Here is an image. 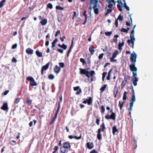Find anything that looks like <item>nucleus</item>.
Instances as JSON below:
<instances>
[{
	"label": "nucleus",
	"instance_id": "1",
	"mask_svg": "<svg viewBox=\"0 0 153 153\" xmlns=\"http://www.w3.org/2000/svg\"><path fill=\"white\" fill-rule=\"evenodd\" d=\"M137 58V54L134 51H133L132 53L131 54L130 60L131 64L129 65V67L131 71L133 72V77L132 82H133V83L134 86L137 85V82L138 81V79L137 77V69L135 66Z\"/></svg>",
	"mask_w": 153,
	"mask_h": 153
},
{
	"label": "nucleus",
	"instance_id": "2",
	"mask_svg": "<svg viewBox=\"0 0 153 153\" xmlns=\"http://www.w3.org/2000/svg\"><path fill=\"white\" fill-rule=\"evenodd\" d=\"M89 69V68H88L87 69L79 68V73L81 75H85L88 78H89L90 76H91V81L92 82L94 81L93 76L95 74V73L94 71L93 70H91L90 72L88 71V70Z\"/></svg>",
	"mask_w": 153,
	"mask_h": 153
},
{
	"label": "nucleus",
	"instance_id": "3",
	"mask_svg": "<svg viewBox=\"0 0 153 153\" xmlns=\"http://www.w3.org/2000/svg\"><path fill=\"white\" fill-rule=\"evenodd\" d=\"M136 25H134V27L130 35V39H128L127 40V42L128 44L132 48H134V42L135 41V38L134 37V29Z\"/></svg>",
	"mask_w": 153,
	"mask_h": 153
},
{
	"label": "nucleus",
	"instance_id": "4",
	"mask_svg": "<svg viewBox=\"0 0 153 153\" xmlns=\"http://www.w3.org/2000/svg\"><path fill=\"white\" fill-rule=\"evenodd\" d=\"M107 1L110 3H112L113 5H115L116 3L117 2L118 4L117 5V8L120 11H122L123 10L122 7L123 6V3L121 1V0H107Z\"/></svg>",
	"mask_w": 153,
	"mask_h": 153
},
{
	"label": "nucleus",
	"instance_id": "5",
	"mask_svg": "<svg viewBox=\"0 0 153 153\" xmlns=\"http://www.w3.org/2000/svg\"><path fill=\"white\" fill-rule=\"evenodd\" d=\"M100 128L98 129L97 133V137L99 140H100L102 139V134H101V131L104 132L105 129V127L104 123H102L100 126Z\"/></svg>",
	"mask_w": 153,
	"mask_h": 153
},
{
	"label": "nucleus",
	"instance_id": "6",
	"mask_svg": "<svg viewBox=\"0 0 153 153\" xmlns=\"http://www.w3.org/2000/svg\"><path fill=\"white\" fill-rule=\"evenodd\" d=\"M98 1H96L94 2V4L93 7V8L94 10V12L96 15L99 13V9L100 8L99 5L97 4Z\"/></svg>",
	"mask_w": 153,
	"mask_h": 153
},
{
	"label": "nucleus",
	"instance_id": "7",
	"mask_svg": "<svg viewBox=\"0 0 153 153\" xmlns=\"http://www.w3.org/2000/svg\"><path fill=\"white\" fill-rule=\"evenodd\" d=\"M26 79L30 81V84L31 86H36L37 85V84L33 77L28 76L26 78Z\"/></svg>",
	"mask_w": 153,
	"mask_h": 153
},
{
	"label": "nucleus",
	"instance_id": "8",
	"mask_svg": "<svg viewBox=\"0 0 153 153\" xmlns=\"http://www.w3.org/2000/svg\"><path fill=\"white\" fill-rule=\"evenodd\" d=\"M106 2L109 4L108 5V7L109 8L107 10V13H105V15H107V13H109L111 12L113 10H114V8L113 7V4L112 3H109L108 1H107V0L106 1Z\"/></svg>",
	"mask_w": 153,
	"mask_h": 153
},
{
	"label": "nucleus",
	"instance_id": "9",
	"mask_svg": "<svg viewBox=\"0 0 153 153\" xmlns=\"http://www.w3.org/2000/svg\"><path fill=\"white\" fill-rule=\"evenodd\" d=\"M130 76L128 75H125L121 84V89H123L128 79H129Z\"/></svg>",
	"mask_w": 153,
	"mask_h": 153
},
{
	"label": "nucleus",
	"instance_id": "10",
	"mask_svg": "<svg viewBox=\"0 0 153 153\" xmlns=\"http://www.w3.org/2000/svg\"><path fill=\"white\" fill-rule=\"evenodd\" d=\"M93 101V99L91 97H88V99H86V100H84L82 102V103L84 104L87 103L88 105H90L92 104Z\"/></svg>",
	"mask_w": 153,
	"mask_h": 153
},
{
	"label": "nucleus",
	"instance_id": "11",
	"mask_svg": "<svg viewBox=\"0 0 153 153\" xmlns=\"http://www.w3.org/2000/svg\"><path fill=\"white\" fill-rule=\"evenodd\" d=\"M135 101V95H132V97L131 99V101L130 103H129L130 107H129V110H131V108H132L133 107V104L134 102Z\"/></svg>",
	"mask_w": 153,
	"mask_h": 153
},
{
	"label": "nucleus",
	"instance_id": "12",
	"mask_svg": "<svg viewBox=\"0 0 153 153\" xmlns=\"http://www.w3.org/2000/svg\"><path fill=\"white\" fill-rule=\"evenodd\" d=\"M71 146L69 142H66L63 143V146L61 147H62L63 149L64 148L69 149L71 148Z\"/></svg>",
	"mask_w": 153,
	"mask_h": 153
},
{
	"label": "nucleus",
	"instance_id": "13",
	"mask_svg": "<svg viewBox=\"0 0 153 153\" xmlns=\"http://www.w3.org/2000/svg\"><path fill=\"white\" fill-rule=\"evenodd\" d=\"M50 64V62H48L45 65L43 66L42 68L41 69V74L42 75L44 74V71H45L47 69L49 66Z\"/></svg>",
	"mask_w": 153,
	"mask_h": 153
},
{
	"label": "nucleus",
	"instance_id": "14",
	"mask_svg": "<svg viewBox=\"0 0 153 153\" xmlns=\"http://www.w3.org/2000/svg\"><path fill=\"white\" fill-rule=\"evenodd\" d=\"M73 89L74 91H76L79 90V91L76 93V95H79L82 92V90L79 86L74 87Z\"/></svg>",
	"mask_w": 153,
	"mask_h": 153
},
{
	"label": "nucleus",
	"instance_id": "15",
	"mask_svg": "<svg viewBox=\"0 0 153 153\" xmlns=\"http://www.w3.org/2000/svg\"><path fill=\"white\" fill-rule=\"evenodd\" d=\"M86 146L87 148L89 149H92L94 147V145L93 142H87Z\"/></svg>",
	"mask_w": 153,
	"mask_h": 153
},
{
	"label": "nucleus",
	"instance_id": "16",
	"mask_svg": "<svg viewBox=\"0 0 153 153\" xmlns=\"http://www.w3.org/2000/svg\"><path fill=\"white\" fill-rule=\"evenodd\" d=\"M74 38L73 37V38L72 39V41H71V45L70 46L69 49L68 51V53H67V57H68L69 56V53L71 52V50L72 49V48H73V40H74Z\"/></svg>",
	"mask_w": 153,
	"mask_h": 153
},
{
	"label": "nucleus",
	"instance_id": "17",
	"mask_svg": "<svg viewBox=\"0 0 153 153\" xmlns=\"http://www.w3.org/2000/svg\"><path fill=\"white\" fill-rule=\"evenodd\" d=\"M68 138L70 139H72L73 138H74L76 140H79L81 139L82 137V135L81 134L79 136L77 137L76 136H73L72 135H69L68 136Z\"/></svg>",
	"mask_w": 153,
	"mask_h": 153
},
{
	"label": "nucleus",
	"instance_id": "18",
	"mask_svg": "<svg viewBox=\"0 0 153 153\" xmlns=\"http://www.w3.org/2000/svg\"><path fill=\"white\" fill-rule=\"evenodd\" d=\"M61 68L60 67L56 65L54 69V71L56 74H58L60 71Z\"/></svg>",
	"mask_w": 153,
	"mask_h": 153
},
{
	"label": "nucleus",
	"instance_id": "19",
	"mask_svg": "<svg viewBox=\"0 0 153 153\" xmlns=\"http://www.w3.org/2000/svg\"><path fill=\"white\" fill-rule=\"evenodd\" d=\"M1 109L5 111L7 110H8L7 103H5L1 107Z\"/></svg>",
	"mask_w": 153,
	"mask_h": 153
},
{
	"label": "nucleus",
	"instance_id": "20",
	"mask_svg": "<svg viewBox=\"0 0 153 153\" xmlns=\"http://www.w3.org/2000/svg\"><path fill=\"white\" fill-rule=\"evenodd\" d=\"M94 47L93 45H91L89 48V51L91 55H93L94 52Z\"/></svg>",
	"mask_w": 153,
	"mask_h": 153
},
{
	"label": "nucleus",
	"instance_id": "21",
	"mask_svg": "<svg viewBox=\"0 0 153 153\" xmlns=\"http://www.w3.org/2000/svg\"><path fill=\"white\" fill-rule=\"evenodd\" d=\"M33 50L30 48H28L26 50V53L28 54H32L33 53Z\"/></svg>",
	"mask_w": 153,
	"mask_h": 153
},
{
	"label": "nucleus",
	"instance_id": "22",
	"mask_svg": "<svg viewBox=\"0 0 153 153\" xmlns=\"http://www.w3.org/2000/svg\"><path fill=\"white\" fill-rule=\"evenodd\" d=\"M118 92V88L117 86H115L114 88V97L116 98V97L117 94Z\"/></svg>",
	"mask_w": 153,
	"mask_h": 153
},
{
	"label": "nucleus",
	"instance_id": "23",
	"mask_svg": "<svg viewBox=\"0 0 153 153\" xmlns=\"http://www.w3.org/2000/svg\"><path fill=\"white\" fill-rule=\"evenodd\" d=\"M40 23L42 25H45L47 23V20L46 19H44L40 22Z\"/></svg>",
	"mask_w": 153,
	"mask_h": 153
},
{
	"label": "nucleus",
	"instance_id": "24",
	"mask_svg": "<svg viewBox=\"0 0 153 153\" xmlns=\"http://www.w3.org/2000/svg\"><path fill=\"white\" fill-rule=\"evenodd\" d=\"M32 100L29 98H27L26 101V103L27 105L30 106L32 103Z\"/></svg>",
	"mask_w": 153,
	"mask_h": 153
},
{
	"label": "nucleus",
	"instance_id": "25",
	"mask_svg": "<svg viewBox=\"0 0 153 153\" xmlns=\"http://www.w3.org/2000/svg\"><path fill=\"white\" fill-rule=\"evenodd\" d=\"M107 85L106 84H105L103 86H102L100 89V93H102L103 92L105 91V89L106 88Z\"/></svg>",
	"mask_w": 153,
	"mask_h": 153
},
{
	"label": "nucleus",
	"instance_id": "26",
	"mask_svg": "<svg viewBox=\"0 0 153 153\" xmlns=\"http://www.w3.org/2000/svg\"><path fill=\"white\" fill-rule=\"evenodd\" d=\"M118 131V130L116 126H114L112 127V133L114 135H115V133Z\"/></svg>",
	"mask_w": 153,
	"mask_h": 153
},
{
	"label": "nucleus",
	"instance_id": "27",
	"mask_svg": "<svg viewBox=\"0 0 153 153\" xmlns=\"http://www.w3.org/2000/svg\"><path fill=\"white\" fill-rule=\"evenodd\" d=\"M124 42H123L122 43L120 42H119L118 44V49L119 50H120L122 49V47L124 46Z\"/></svg>",
	"mask_w": 153,
	"mask_h": 153
},
{
	"label": "nucleus",
	"instance_id": "28",
	"mask_svg": "<svg viewBox=\"0 0 153 153\" xmlns=\"http://www.w3.org/2000/svg\"><path fill=\"white\" fill-rule=\"evenodd\" d=\"M118 51L117 50H115L113 53L112 57H113V58H116L118 54Z\"/></svg>",
	"mask_w": 153,
	"mask_h": 153
},
{
	"label": "nucleus",
	"instance_id": "29",
	"mask_svg": "<svg viewBox=\"0 0 153 153\" xmlns=\"http://www.w3.org/2000/svg\"><path fill=\"white\" fill-rule=\"evenodd\" d=\"M125 103V102H122L119 101V102L118 106L120 108V110H121L122 109L124 103Z\"/></svg>",
	"mask_w": 153,
	"mask_h": 153
},
{
	"label": "nucleus",
	"instance_id": "30",
	"mask_svg": "<svg viewBox=\"0 0 153 153\" xmlns=\"http://www.w3.org/2000/svg\"><path fill=\"white\" fill-rule=\"evenodd\" d=\"M110 119H112L113 120H114L115 119L116 116L115 114L114 113L112 112L110 116Z\"/></svg>",
	"mask_w": 153,
	"mask_h": 153
},
{
	"label": "nucleus",
	"instance_id": "31",
	"mask_svg": "<svg viewBox=\"0 0 153 153\" xmlns=\"http://www.w3.org/2000/svg\"><path fill=\"white\" fill-rule=\"evenodd\" d=\"M57 41L58 39H56L54 40V41L52 43V48H53L55 46V44Z\"/></svg>",
	"mask_w": 153,
	"mask_h": 153
},
{
	"label": "nucleus",
	"instance_id": "32",
	"mask_svg": "<svg viewBox=\"0 0 153 153\" xmlns=\"http://www.w3.org/2000/svg\"><path fill=\"white\" fill-rule=\"evenodd\" d=\"M36 55L39 57H41L42 56V53L40 52L39 51H37L36 52Z\"/></svg>",
	"mask_w": 153,
	"mask_h": 153
},
{
	"label": "nucleus",
	"instance_id": "33",
	"mask_svg": "<svg viewBox=\"0 0 153 153\" xmlns=\"http://www.w3.org/2000/svg\"><path fill=\"white\" fill-rule=\"evenodd\" d=\"M127 92L126 91H125L123 93V99L124 100H126L127 99L126 94Z\"/></svg>",
	"mask_w": 153,
	"mask_h": 153
},
{
	"label": "nucleus",
	"instance_id": "34",
	"mask_svg": "<svg viewBox=\"0 0 153 153\" xmlns=\"http://www.w3.org/2000/svg\"><path fill=\"white\" fill-rule=\"evenodd\" d=\"M66 152V149H63L62 147H60V153H65Z\"/></svg>",
	"mask_w": 153,
	"mask_h": 153
},
{
	"label": "nucleus",
	"instance_id": "35",
	"mask_svg": "<svg viewBox=\"0 0 153 153\" xmlns=\"http://www.w3.org/2000/svg\"><path fill=\"white\" fill-rule=\"evenodd\" d=\"M56 9L57 10H64V8L59 6H57L56 7Z\"/></svg>",
	"mask_w": 153,
	"mask_h": 153
},
{
	"label": "nucleus",
	"instance_id": "36",
	"mask_svg": "<svg viewBox=\"0 0 153 153\" xmlns=\"http://www.w3.org/2000/svg\"><path fill=\"white\" fill-rule=\"evenodd\" d=\"M6 1V0H3L0 2V8L2 7L4 4V3Z\"/></svg>",
	"mask_w": 153,
	"mask_h": 153
},
{
	"label": "nucleus",
	"instance_id": "37",
	"mask_svg": "<svg viewBox=\"0 0 153 153\" xmlns=\"http://www.w3.org/2000/svg\"><path fill=\"white\" fill-rule=\"evenodd\" d=\"M19 102V98H17L14 101V106H16V104L18 103Z\"/></svg>",
	"mask_w": 153,
	"mask_h": 153
},
{
	"label": "nucleus",
	"instance_id": "38",
	"mask_svg": "<svg viewBox=\"0 0 153 153\" xmlns=\"http://www.w3.org/2000/svg\"><path fill=\"white\" fill-rule=\"evenodd\" d=\"M112 33V31L107 32H105V35L108 36H110Z\"/></svg>",
	"mask_w": 153,
	"mask_h": 153
},
{
	"label": "nucleus",
	"instance_id": "39",
	"mask_svg": "<svg viewBox=\"0 0 153 153\" xmlns=\"http://www.w3.org/2000/svg\"><path fill=\"white\" fill-rule=\"evenodd\" d=\"M48 78L50 79H53L54 78V76L53 74H51L48 76Z\"/></svg>",
	"mask_w": 153,
	"mask_h": 153
},
{
	"label": "nucleus",
	"instance_id": "40",
	"mask_svg": "<svg viewBox=\"0 0 153 153\" xmlns=\"http://www.w3.org/2000/svg\"><path fill=\"white\" fill-rule=\"evenodd\" d=\"M86 10H85L84 11L83 13V15L84 16H85V20H87V15L86 14Z\"/></svg>",
	"mask_w": 153,
	"mask_h": 153
},
{
	"label": "nucleus",
	"instance_id": "41",
	"mask_svg": "<svg viewBox=\"0 0 153 153\" xmlns=\"http://www.w3.org/2000/svg\"><path fill=\"white\" fill-rule=\"evenodd\" d=\"M101 113L103 114L105 111V108L103 105H102L101 106Z\"/></svg>",
	"mask_w": 153,
	"mask_h": 153
},
{
	"label": "nucleus",
	"instance_id": "42",
	"mask_svg": "<svg viewBox=\"0 0 153 153\" xmlns=\"http://www.w3.org/2000/svg\"><path fill=\"white\" fill-rule=\"evenodd\" d=\"M47 7L51 9H52L53 8L52 5L51 3H48L47 5Z\"/></svg>",
	"mask_w": 153,
	"mask_h": 153
},
{
	"label": "nucleus",
	"instance_id": "43",
	"mask_svg": "<svg viewBox=\"0 0 153 153\" xmlns=\"http://www.w3.org/2000/svg\"><path fill=\"white\" fill-rule=\"evenodd\" d=\"M123 17L122 16H121L120 15L118 17L117 19V20H119L121 21H122L123 20Z\"/></svg>",
	"mask_w": 153,
	"mask_h": 153
},
{
	"label": "nucleus",
	"instance_id": "44",
	"mask_svg": "<svg viewBox=\"0 0 153 153\" xmlns=\"http://www.w3.org/2000/svg\"><path fill=\"white\" fill-rule=\"evenodd\" d=\"M61 48H63L64 50H65L67 48V45L63 43L62 45Z\"/></svg>",
	"mask_w": 153,
	"mask_h": 153
},
{
	"label": "nucleus",
	"instance_id": "45",
	"mask_svg": "<svg viewBox=\"0 0 153 153\" xmlns=\"http://www.w3.org/2000/svg\"><path fill=\"white\" fill-rule=\"evenodd\" d=\"M59 65L60 66V67H61L62 68H63L64 67L65 64L63 62H59Z\"/></svg>",
	"mask_w": 153,
	"mask_h": 153
},
{
	"label": "nucleus",
	"instance_id": "46",
	"mask_svg": "<svg viewBox=\"0 0 153 153\" xmlns=\"http://www.w3.org/2000/svg\"><path fill=\"white\" fill-rule=\"evenodd\" d=\"M80 61L82 63L83 65H84V64L85 63V62L84 59L83 58H80Z\"/></svg>",
	"mask_w": 153,
	"mask_h": 153
},
{
	"label": "nucleus",
	"instance_id": "47",
	"mask_svg": "<svg viewBox=\"0 0 153 153\" xmlns=\"http://www.w3.org/2000/svg\"><path fill=\"white\" fill-rule=\"evenodd\" d=\"M114 58H113V57H112L110 58V62H115L117 61V60L116 59H114Z\"/></svg>",
	"mask_w": 153,
	"mask_h": 153
},
{
	"label": "nucleus",
	"instance_id": "48",
	"mask_svg": "<svg viewBox=\"0 0 153 153\" xmlns=\"http://www.w3.org/2000/svg\"><path fill=\"white\" fill-rule=\"evenodd\" d=\"M60 107V102H59V103H58V108L56 112V113H57V114H58V112H59V111Z\"/></svg>",
	"mask_w": 153,
	"mask_h": 153
},
{
	"label": "nucleus",
	"instance_id": "49",
	"mask_svg": "<svg viewBox=\"0 0 153 153\" xmlns=\"http://www.w3.org/2000/svg\"><path fill=\"white\" fill-rule=\"evenodd\" d=\"M100 121V120L98 118H97L96 120V123L97 125H99Z\"/></svg>",
	"mask_w": 153,
	"mask_h": 153
},
{
	"label": "nucleus",
	"instance_id": "50",
	"mask_svg": "<svg viewBox=\"0 0 153 153\" xmlns=\"http://www.w3.org/2000/svg\"><path fill=\"white\" fill-rule=\"evenodd\" d=\"M66 38V37L65 36H62V37H61L60 38V39L61 40V41L62 42H63L64 41V39Z\"/></svg>",
	"mask_w": 153,
	"mask_h": 153
},
{
	"label": "nucleus",
	"instance_id": "51",
	"mask_svg": "<svg viewBox=\"0 0 153 153\" xmlns=\"http://www.w3.org/2000/svg\"><path fill=\"white\" fill-rule=\"evenodd\" d=\"M103 55H104V53H102L100 54L99 56H98L99 58L100 59H102V58Z\"/></svg>",
	"mask_w": 153,
	"mask_h": 153
},
{
	"label": "nucleus",
	"instance_id": "52",
	"mask_svg": "<svg viewBox=\"0 0 153 153\" xmlns=\"http://www.w3.org/2000/svg\"><path fill=\"white\" fill-rule=\"evenodd\" d=\"M121 31L122 32L128 33L126 29L124 28H122L121 29Z\"/></svg>",
	"mask_w": 153,
	"mask_h": 153
},
{
	"label": "nucleus",
	"instance_id": "53",
	"mask_svg": "<svg viewBox=\"0 0 153 153\" xmlns=\"http://www.w3.org/2000/svg\"><path fill=\"white\" fill-rule=\"evenodd\" d=\"M60 33V30L57 31L56 32V34L55 35V36H56V37L58 35H59Z\"/></svg>",
	"mask_w": 153,
	"mask_h": 153
},
{
	"label": "nucleus",
	"instance_id": "54",
	"mask_svg": "<svg viewBox=\"0 0 153 153\" xmlns=\"http://www.w3.org/2000/svg\"><path fill=\"white\" fill-rule=\"evenodd\" d=\"M57 51L61 53H62L63 52V51L61 49H58Z\"/></svg>",
	"mask_w": 153,
	"mask_h": 153
},
{
	"label": "nucleus",
	"instance_id": "55",
	"mask_svg": "<svg viewBox=\"0 0 153 153\" xmlns=\"http://www.w3.org/2000/svg\"><path fill=\"white\" fill-rule=\"evenodd\" d=\"M58 149L59 147L57 146H54V148H53L54 150L57 151L58 150Z\"/></svg>",
	"mask_w": 153,
	"mask_h": 153
},
{
	"label": "nucleus",
	"instance_id": "56",
	"mask_svg": "<svg viewBox=\"0 0 153 153\" xmlns=\"http://www.w3.org/2000/svg\"><path fill=\"white\" fill-rule=\"evenodd\" d=\"M115 26L116 27H117L118 26V20L117 19H116L115 20Z\"/></svg>",
	"mask_w": 153,
	"mask_h": 153
},
{
	"label": "nucleus",
	"instance_id": "57",
	"mask_svg": "<svg viewBox=\"0 0 153 153\" xmlns=\"http://www.w3.org/2000/svg\"><path fill=\"white\" fill-rule=\"evenodd\" d=\"M55 120L54 119H53V118L52 120L50 122V125H51V124H52L54 122Z\"/></svg>",
	"mask_w": 153,
	"mask_h": 153
},
{
	"label": "nucleus",
	"instance_id": "58",
	"mask_svg": "<svg viewBox=\"0 0 153 153\" xmlns=\"http://www.w3.org/2000/svg\"><path fill=\"white\" fill-rule=\"evenodd\" d=\"M17 46V44H15L12 46V49H15L16 48Z\"/></svg>",
	"mask_w": 153,
	"mask_h": 153
},
{
	"label": "nucleus",
	"instance_id": "59",
	"mask_svg": "<svg viewBox=\"0 0 153 153\" xmlns=\"http://www.w3.org/2000/svg\"><path fill=\"white\" fill-rule=\"evenodd\" d=\"M105 118L107 119H110V117L108 115H107L105 116Z\"/></svg>",
	"mask_w": 153,
	"mask_h": 153
},
{
	"label": "nucleus",
	"instance_id": "60",
	"mask_svg": "<svg viewBox=\"0 0 153 153\" xmlns=\"http://www.w3.org/2000/svg\"><path fill=\"white\" fill-rule=\"evenodd\" d=\"M90 1L89 2L90 4H93L94 1L95 2H96V1H97V0H90Z\"/></svg>",
	"mask_w": 153,
	"mask_h": 153
},
{
	"label": "nucleus",
	"instance_id": "61",
	"mask_svg": "<svg viewBox=\"0 0 153 153\" xmlns=\"http://www.w3.org/2000/svg\"><path fill=\"white\" fill-rule=\"evenodd\" d=\"M107 74V73L106 72H104L102 74V77L105 78V76Z\"/></svg>",
	"mask_w": 153,
	"mask_h": 153
},
{
	"label": "nucleus",
	"instance_id": "62",
	"mask_svg": "<svg viewBox=\"0 0 153 153\" xmlns=\"http://www.w3.org/2000/svg\"><path fill=\"white\" fill-rule=\"evenodd\" d=\"M12 61L13 62H17V60L15 58L13 57L12 59Z\"/></svg>",
	"mask_w": 153,
	"mask_h": 153
},
{
	"label": "nucleus",
	"instance_id": "63",
	"mask_svg": "<svg viewBox=\"0 0 153 153\" xmlns=\"http://www.w3.org/2000/svg\"><path fill=\"white\" fill-rule=\"evenodd\" d=\"M49 44V41L48 40H47L46 41L45 45L46 46H48Z\"/></svg>",
	"mask_w": 153,
	"mask_h": 153
},
{
	"label": "nucleus",
	"instance_id": "64",
	"mask_svg": "<svg viewBox=\"0 0 153 153\" xmlns=\"http://www.w3.org/2000/svg\"><path fill=\"white\" fill-rule=\"evenodd\" d=\"M9 91L8 90H7L5 91L4 92V95H6L9 92Z\"/></svg>",
	"mask_w": 153,
	"mask_h": 153
}]
</instances>
